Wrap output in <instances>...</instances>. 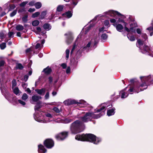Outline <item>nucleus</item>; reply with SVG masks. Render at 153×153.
<instances>
[{"label":"nucleus","mask_w":153,"mask_h":153,"mask_svg":"<svg viewBox=\"0 0 153 153\" xmlns=\"http://www.w3.org/2000/svg\"><path fill=\"white\" fill-rule=\"evenodd\" d=\"M32 69L30 68V70L29 71L27 75H26L24 76H29L31 75L32 73Z\"/></svg>","instance_id":"obj_45"},{"label":"nucleus","mask_w":153,"mask_h":153,"mask_svg":"<svg viewBox=\"0 0 153 153\" xmlns=\"http://www.w3.org/2000/svg\"><path fill=\"white\" fill-rule=\"evenodd\" d=\"M33 28V30H32V31L37 34H39V33H40L41 32L42 30L40 27H37L36 28V29L37 30V31L35 30L34 28Z\"/></svg>","instance_id":"obj_31"},{"label":"nucleus","mask_w":153,"mask_h":153,"mask_svg":"<svg viewBox=\"0 0 153 153\" xmlns=\"http://www.w3.org/2000/svg\"><path fill=\"white\" fill-rule=\"evenodd\" d=\"M28 2L27 1H23L19 4V6L21 7H24Z\"/></svg>","instance_id":"obj_44"},{"label":"nucleus","mask_w":153,"mask_h":153,"mask_svg":"<svg viewBox=\"0 0 153 153\" xmlns=\"http://www.w3.org/2000/svg\"><path fill=\"white\" fill-rule=\"evenodd\" d=\"M117 30L120 32H123V26L121 24H117L116 26Z\"/></svg>","instance_id":"obj_19"},{"label":"nucleus","mask_w":153,"mask_h":153,"mask_svg":"<svg viewBox=\"0 0 153 153\" xmlns=\"http://www.w3.org/2000/svg\"><path fill=\"white\" fill-rule=\"evenodd\" d=\"M140 79L143 83L141 85L140 87H145L143 89H140V91H142L144 89H146L147 85L150 84H153V77H140Z\"/></svg>","instance_id":"obj_3"},{"label":"nucleus","mask_w":153,"mask_h":153,"mask_svg":"<svg viewBox=\"0 0 153 153\" xmlns=\"http://www.w3.org/2000/svg\"><path fill=\"white\" fill-rule=\"evenodd\" d=\"M45 116L47 117V118H49V120H52V121L54 119L53 116L49 113H47L45 114Z\"/></svg>","instance_id":"obj_35"},{"label":"nucleus","mask_w":153,"mask_h":153,"mask_svg":"<svg viewBox=\"0 0 153 153\" xmlns=\"http://www.w3.org/2000/svg\"><path fill=\"white\" fill-rule=\"evenodd\" d=\"M124 22V20L121 19L120 18H119L118 19V20H117V22H118V23H120V22H122V23H123Z\"/></svg>","instance_id":"obj_63"},{"label":"nucleus","mask_w":153,"mask_h":153,"mask_svg":"<svg viewBox=\"0 0 153 153\" xmlns=\"http://www.w3.org/2000/svg\"><path fill=\"white\" fill-rule=\"evenodd\" d=\"M16 85V81L15 79H13L12 81V88L15 87Z\"/></svg>","instance_id":"obj_49"},{"label":"nucleus","mask_w":153,"mask_h":153,"mask_svg":"<svg viewBox=\"0 0 153 153\" xmlns=\"http://www.w3.org/2000/svg\"><path fill=\"white\" fill-rule=\"evenodd\" d=\"M127 37L130 41H133L135 40V38L132 34H127Z\"/></svg>","instance_id":"obj_24"},{"label":"nucleus","mask_w":153,"mask_h":153,"mask_svg":"<svg viewBox=\"0 0 153 153\" xmlns=\"http://www.w3.org/2000/svg\"><path fill=\"white\" fill-rule=\"evenodd\" d=\"M34 117L36 121L39 122L47 123L52 121L49 120V119L47 118L46 116L44 118L42 117V113L40 111H39L37 113L36 112Z\"/></svg>","instance_id":"obj_5"},{"label":"nucleus","mask_w":153,"mask_h":153,"mask_svg":"<svg viewBox=\"0 0 153 153\" xmlns=\"http://www.w3.org/2000/svg\"><path fill=\"white\" fill-rule=\"evenodd\" d=\"M45 90L46 89L45 88H42L40 89H36L35 91L39 94L41 95H43L45 92Z\"/></svg>","instance_id":"obj_17"},{"label":"nucleus","mask_w":153,"mask_h":153,"mask_svg":"<svg viewBox=\"0 0 153 153\" xmlns=\"http://www.w3.org/2000/svg\"><path fill=\"white\" fill-rule=\"evenodd\" d=\"M99 42V41L97 40V39L95 38L94 39V44L93 47H94V48L97 47V44Z\"/></svg>","instance_id":"obj_41"},{"label":"nucleus","mask_w":153,"mask_h":153,"mask_svg":"<svg viewBox=\"0 0 153 153\" xmlns=\"http://www.w3.org/2000/svg\"><path fill=\"white\" fill-rule=\"evenodd\" d=\"M35 1H32L29 2L28 4L29 5L33 6V5L35 6Z\"/></svg>","instance_id":"obj_56"},{"label":"nucleus","mask_w":153,"mask_h":153,"mask_svg":"<svg viewBox=\"0 0 153 153\" xmlns=\"http://www.w3.org/2000/svg\"><path fill=\"white\" fill-rule=\"evenodd\" d=\"M38 152L39 153H45L46 152L47 150L43 146L39 145H38Z\"/></svg>","instance_id":"obj_14"},{"label":"nucleus","mask_w":153,"mask_h":153,"mask_svg":"<svg viewBox=\"0 0 153 153\" xmlns=\"http://www.w3.org/2000/svg\"><path fill=\"white\" fill-rule=\"evenodd\" d=\"M14 34V33L13 32H9L8 33V36L9 37H13V36H12Z\"/></svg>","instance_id":"obj_51"},{"label":"nucleus","mask_w":153,"mask_h":153,"mask_svg":"<svg viewBox=\"0 0 153 153\" xmlns=\"http://www.w3.org/2000/svg\"><path fill=\"white\" fill-rule=\"evenodd\" d=\"M64 8V6L63 5H59L56 8V11L61 12L62 11Z\"/></svg>","instance_id":"obj_29"},{"label":"nucleus","mask_w":153,"mask_h":153,"mask_svg":"<svg viewBox=\"0 0 153 153\" xmlns=\"http://www.w3.org/2000/svg\"><path fill=\"white\" fill-rule=\"evenodd\" d=\"M40 44L39 43H37L35 46V49H37L40 47Z\"/></svg>","instance_id":"obj_62"},{"label":"nucleus","mask_w":153,"mask_h":153,"mask_svg":"<svg viewBox=\"0 0 153 153\" xmlns=\"http://www.w3.org/2000/svg\"><path fill=\"white\" fill-rule=\"evenodd\" d=\"M28 15L26 14L22 18V22L23 23H26L28 21Z\"/></svg>","instance_id":"obj_28"},{"label":"nucleus","mask_w":153,"mask_h":153,"mask_svg":"<svg viewBox=\"0 0 153 153\" xmlns=\"http://www.w3.org/2000/svg\"><path fill=\"white\" fill-rule=\"evenodd\" d=\"M141 50H142L146 52H149V51H150V49L149 47L145 45H144L143 48H141Z\"/></svg>","instance_id":"obj_23"},{"label":"nucleus","mask_w":153,"mask_h":153,"mask_svg":"<svg viewBox=\"0 0 153 153\" xmlns=\"http://www.w3.org/2000/svg\"><path fill=\"white\" fill-rule=\"evenodd\" d=\"M73 15L71 11H68L65 13L62 14V16H65L68 18H70Z\"/></svg>","instance_id":"obj_16"},{"label":"nucleus","mask_w":153,"mask_h":153,"mask_svg":"<svg viewBox=\"0 0 153 153\" xmlns=\"http://www.w3.org/2000/svg\"><path fill=\"white\" fill-rule=\"evenodd\" d=\"M35 6L37 9L40 8L42 6V4L41 2H38L35 4Z\"/></svg>","instance_id":"obj_30"},{"label":"nucleus","mask_w":153,"mask_h":153,"mask_svg":"<svg viewBox=\"0 0 153 153\" xmlns=\"http://www.w3.org/2000/svg\"><path fill=\"white\" fill-rule=\"evenodd\" d=\"M16 7V6L14 4H10L9 5V8L7 12L11 11L13 10Z\"/></svg>","instance_id":"obj_34"},{"label":"nucleus","mask_w":153,"mask_h":153,"mask_svg":"<svg viewBox=\"0 0 153 153\" xmlns=\"http://www.w3.org/2000/svg\"><path fill=\"white\" fill-rule=\"evenodd\" d=\"M43 27L44 29L48 30H50L51 28V26L50 24L48 23L44 24L43 25Z\"/></svg>","instance_id":"obj_20"},{"label":"nucleus","mask_w":153,"mask_h":153,"mask_svg":"<svg viewBox=\"0 0 153 153\" xmlns=\"http://www.w3.org/2000/svg\"><path fill=\"white\" fill-rule=\"evenodd\" d=\"M52 72L53 70L49 66H48L43 69L42 73L45 76H48L50 75Z\"/></svg>","instance_id":"obj_10"},{"label":"nucleus","mask_w":153,"mask_h":153,"mask_svg":"<svg viewBox=\"0 0 153 153\" xmlns=\"http://www.w3.org/2000/svg\"><path fill=\"white\" fill-rule=\"evenodd\" d=\"M67 136L68 132H64L57 135L56 137L58 140H62L66 137Z\"/></svg>","instance_id":"obj_9"},{"label":"nucleus","mask_w":153,"mask_h":153,"mask_svg":"<svg viewBox=\"0 0 153 153\" xmlns=\"http://www.w3.org/2000/svg\"><path fill=\"white\" fill-rule=\"evenodd\" d=\"M28 11L29 12L31 13V12L35 11V9L34 8H30L28 10Z\"/></svg>","instance_id":"obj_59"},{"label":"nucleus","mask_w":153,"mask_h":153,"mask_svg":"<svg viewBox=\"0 0 153 153\" xmlns=\"http://www.w3.org/2000/svg\"><path fill=\"white\" fill-rule=\"evenodd\" d=\"M75 138L78 140L89 141L96 144H98L101 141V139L96 137L94 134H78L76 136Z\"/></svg>","instance_id":"obj_2"},{"label":"nucleus","mask_w":153,"mask_h":153,"mask_svg":"<svg viewBox=\"0 0 153 153\" xmlns=\"http://www.w3.org/2000/svg\"><path fill=\"white\" fill-rule=\"evenodd\" d=\"M65 35L67 36L66 38V42L67 44L68 45L72 42L73 40V36L71 33H65Z\"/></svg>","instance_id":"obj_11"},{"label":"nucleus","mask_w":153,"mask_h":153,"mask_svg":"<svg viewBox=\"0 0 153 153\" xmlns=\"http://www.w3.org/2000/svg\"><path fill=\"white\" fill-rule=\"evenodd\" d=\"M135 90L133 86L131 87L128 86L123 90L121 91L120 92V94L121 95L122 98H124L127 97L129 94H132L134 91Z\"/></svg>","instance_id":"obj_4"},{"label":"nucleus","mask_w":153,"mask_h":153,"mask_svg":"<svg viewBox=\"0 0 153 153\" xmlns=\"http://www.w3.org/2000/svg\"><path fill=\"white\" fill-rule=\"evenodd\" d=\"M109 14L111 16L114 17H115L116 15L119 17H120L121 19H123L126 18V17L117 11L111 10L109 12Z\"/></svg>","instance_id":"obj_7"},{"label":"nucleus","mask_w":153,"mask_h":153,"mask_svg":"<svg viewBox=\"0 0 153 153\" xmlns=\"http://www.w3.org/2000/svg\"><path fill=\"white\" fill-rule=\"evenodd\" d=\"M5 31L3 30L0 32V38L1 40L3 39L6 36V34H5Z\"/></svg>","instance_id":"obj_27"},{"label":"nucleus","mask_w":153,"mask_h":153,"mask_svg":"<svg viewBox=\"0 0 153 153\" xmlns=\"http://www.w3.org/2000/svg\"><path fill=\"white\" fill-rule=\"evenodd\" d=\"M16 30L18 31L22 30L24 29L23 26L21 25H18L16 27Z\"/></svg>","instance_id":"obj_26"},{"label":"nucleus","mask_w":153,"mask_h":153,"mask_svg":"<svg viewBox=\"0 0 153 153\" xmlns=\"http://www.w3.org/2000/svg\"><path fill=\"white\" fill-rule=\"evenodd\" d=\"M25 11V8H20L18 10V13H22L23 12Z\"/></svg>","instance_id":"obj_47"},{"label":"nucleus","mask_w":153,"mask_h":153,"mask_svg":"<svg viewBox=\"0 0 153 153\" xmlns=\"http://www.w3.org/2000/svg\"><path fill=\"white\" fill-rule=\"evenodd\" d=\"M47 14V11H43L41 13L39 19H44L45 16Z\"/></svg>","instance_id":"obj_22"},{"label":"nucleus","mask_w":153,"mask_h":153,"mask_svg":"<svg viewBox=\"0 0 153 153\" xmlns=\"http://www.w3.org/2000/svg\"><path fill=\"white\" fill-rule=\"evenodd\" d=\"M61 66L63 69H65L67 67V65L66 63H63L61 65Z\"/></svg>","instance_id":"obj_57"},{"label":"nucleus","mask_w":153,"mask_h":153,"mask_svg":"<svg viewBox=\"0 0 153 153\" xmlns=\"http://www.w3.org/2000/svg\"><path fill=\"white\" fill-rule=\"evenodd\" d=\"M0 47L1 50L4 49L6 47V43L5 42L2 43L0 44Z\"/></svg>","instance_id":"obj_39"},{"label":"nucleus","mask_w":153,"mask_h":153,"mask_svg":"<svg viewBox=\"0 0 153 153\" xmlns=\"http://www.w3.org/2000/svg\"><path fill=\"white\" fill-rule=\"evenodd\" d=\"M115 109L114 108H113L108 110L107 112V115L108 116H111L114 115L115 113Z\"/></svg>","instance_id":"obj_21"},{"label":"nucleus","mask_w":153,"mask_h":153,"mask_svg":"<svg viewBox=\"0 0 153 153\" xmlns=\"http://www.w3.org/2000/svg\"><path fill=\"white\" fill-rule=\"evenodd\" d=\"M64 103L65 105H68L71 104L79 103L81 104L86 105L87 104L86 102L83 100H80L79 102L74 100L72 99H68L65 101Z\"/></svg>","instance_id":"obj_6"},{"label":"nucleus","mask_w":153,"mask_h":153,"mask_svg":"<svg viewBox=\"0 0 153 153\" xmlns=\"http://www.w3.org/2000/svg\"><path fill=\"white\" fill-rule=\"evenodd\" d=\"M18 101L19 103L21 104L22 105L24 106L26 104V103L25 102L21 100H18Z\"/></svg>","instance_id":"obj_53"},{"label":"nucleus","mask_w":153,"mask_h":153,"mask_svg":"<svg viewBox=\"0 0 153 153\" xmlns=\"http://www.w3.org/2000/svg\"><path fill=\"white\" fill-rule=\"evenodd\" d=\"M1 85L3 84L4 83L5 80H4V77H1V78L0 79Z\"/></svg>","instance_id":"obj_52"},{"label":"nucleus","mask_w":153,"mask_h":153,"mask_svg":"<svg viewBox=\"0 0 153 153\" xmlns=\"http://www.w3.org/2000/svg\"><path fill=\"white\" fill-rule=\"evenodd\" d=\"M17 12V10L16 9L14 10L12 13L10 14V16L11 17H12L15 16Z\"/></svg>","instance_id":"obj_38"},{"label":"nucleus","mask_w":153,"mask_h":153,"mask_svg":"<svg viewBox=\"0 0 153 153\" xmlns=\"http://www.w3.org/2000/svg\"><path fill=\"white\" fill-rule=\"evenodd\" d=\"M32 64V60H30L29 63L27 64V66L28 68H31L30 67Z\"/></svg>","instance_id":"obj_58"},{"label":"nucleus","mask_w":153,"mask_h":153,"mask_svg":"<svg viewBox=\"0 0 153 153\" xmlns=\"http://www.w3.org/2000/svg\"><path fill=\"white\" fill-rule=\"evenodd\" d=\"M28 98V96L26 94H24L22 96V100H26Z\"/></svg>","instance_id":"obj_40"},{"label":"nucleus","mask_w":153,"mask_h":153,"mask_svg":"<svg viewBox=\"0 0 153 153\" xmlns=\"http://www.w3.org/2000/svg\"><path fill=\"white\" fill-rule=\"evenodd\" d=\"M142 37L144 39V41H145L148 39L146 33H143L142 35Z\"/></svg>","instance_id":"obj_48"},{"label":"nucleus","mask_w":153,"mask_h":153,"mask_svg":"<svg viewBox=\"0 0 153 153\" xmlns=\"http://www.w3.org/2000/svg\"><path fill=\"white\" fill-rule=\"evenodd\" d=\"M72 121V120L71 119H67L65 120V122L66 123H68Z\"/></svg>","instance_id":"obj_60"},{"label":"nucleus","mask_w":153,"mask_h":153,"mask_svg":"<svg viewBox=\"0 0 153 153\" xmlns=\"http://www.w3.org/2000/svg\"><path fill=\"white\" fill-rule=\"evenodd\" d=\"M101 38L103 40H106L108 37V35L106 33L103 34L101 36Z\"/></svg>","instance_id":"obj_42"},{"label":"nucleus","mask_w":153,"mask_h":153,"mask_svg":"<svg viewBox=\"0 0 153 153\" xmlns=\"http://www.w3.org/2000/svg\"><path fill=\"white\" fill-rule=\"evenodd\" d=\"M5 97L10 102H11L14 101L15 98L13 97V95L8 92L6 93L5 95Z\"/></svg>","instance_id":"obj_13"},{"label":"nucleus","mask_w":153,"mask_h":153,"mask_svg":"<svg viewBox=\"0 0 153 153\" xmlns=\"http://www.w3.org/2000/svg\"><path fill=\"white\" fill-rule=\"evenodd\" d=\"M42 98L41 96L37 95H34L32 96L30 102L33 104H35V102L38 101L39 99Z\"/></svg>","instance_id":"obj_12"},{"label":"nucleus","mask_w":153,"mask_h":153,"mask_svg":"<svg viewBox=\"0 0 153 153\" xmlns=\"http://www.w3.org/2000/svg\"><path fill=\"white\" fill-rule=\"evenodd\" d=\"M131 21H132V22H133V23H131L130 25V27H134L137 26V24L136 23H135V22H134V21L133 20H131Z\"/></svg>","instance_id":"obj_43"},{"label":"nucleus","mask_w":153,"mask_h":153,"mask_svg":"<svg viewBox=\"0 0 153 153\" xmlns=\"http://www.w3.org/2000/svg\"><path fill=\"white\" fill-rule=\"evenodd\" d=\"M137 42L138 43V45H137V46L140 49H141L142 46L144 44V41H142L140 39L137 40Z\"/></svg>","instance_id":"obj_18"},{"label":"nucleus","mask_w":153,"mask_h":153,"mask_svg":"<svg viewBox=\"0 0 153 153\" xmlns=\"http://www.w3.org/2000/svg\"><path fill=\"white\" fill-rule=\"evenodd\" d=\"M42 107V103L41 102H38L37 103L36 105L35 106V110L36 111L35 113L34 114V116H35V114H36V113H37L39 111H38L39 109L41 108Z\"/></svg>","instance_id":"obj_15"},{"label":"nucleus","mask_w":153,"mask_h":153,"mask_svg":"<svg viewBox=\"0 0 153 153\" xmlns=\"http://www.w3.org/2000/svg\"><path fill=\"white\" fill-rule=\"evenodd\" d=\"M49 93L48 92L46 93L45 96V99H48L49 98Z\"/></svg>","instance_id":"obj_54"},{"label":"nucleus","mask_w":153,"mask_h":153,"mask_svg":"<svg viewBox=\"0 0 153 153\" xmlns=\"http://www.w3.org/2000/svg\"><path fill=\"white\" fill-rule=\"evenodd\" d=\"M152 26H151L148 28L147 29L149 30V31H153V22L152 23Z\"/></svg>","instance_id":"obj_55"},{"label":"nucleus","mask_w":153,"mask_h":153,"mask_svg":"<svg viewBox=\"0 0 153 153\" xmlns=\"http://www.w3.org/2000/svg\"><path fill=\"white\" fill-rule=\"evenodd\" d=\"M124 30L125 31H126L128 33L130 31V28L129 29L128 27H127V26L125 27Z\"/></svg>","instance_id":"obj_61"},{"label":"nucleus","mask_w":153,"mask_h":153,"mask_svg":"<svg viewBox=\"0 0 153 153\" xmlns=\"http://www.w3.org/2000/svg\"><path fill=\"white\" fill-rule=\"evenodd\" d=\"M109 106V104L108 103L102 104L100 108L97 111V112H101L98 114L91 112L86 113L84 116L80 118L79 120L75 121L71 124L70 129L72 133L75 134L82 131L84 129L83 123L90 121L92 119L99 118L105 114L104 111L105 109Z\"/></svg>","instance_id":"obj_1"},{"label":"nucleus","mask_w":153,"mask_h":153,"mask_svg":"<svg viewBox=\"0 0 153 153\" xmlns=\"http://www.w3.org/2000/svg\"><path fill=\"white\" fill-rule=\"evenodd\" d=\"M104 23L105 26H108L109 24V20H106L104 21Z\"/></svg>","instance_id":"obj_50"},{"label":"nucleus","mask_w":153,"mask_h":153,"mask_svg":"<svg viewBox=\"0 0 153 153\" xmlns=\"http://www.w3.org/2000/svg\"><path fill=\"white\" fill-rule=\"evenodd\" d=\"M53 110L55 112L57 113H59L60 112V110L58 108L56 107H55L53 108Z\"/></svg>","instance_id":"obj_46"},{"label":"nucleus","mask_w":153,"mask_h":153,"mask_svg":"<svg viewBox=\"0 0 153 153\" xmlns=\"http://www.w3.org/2000/svg\"><path fill=\"white\" fill-rule=\"evenodd\" d=\"M24 68V66L22 65L21 63H17L16 64V69L22 70Z\"/></svg>","instance_id":"obj_25"},{"label":"nucleus","mask_w":153,"mask_h":153,"mask_svg":"<svg viewBox=\"0 0 153 153\" xmlns=\"http://www.w3.org/2000/svg\"><path fill=\"white\" fill-rule=\"evenodd\" d=\"M5 64V61L4 60L2 59L1 57H0V67L4 66Z\"/></svg>","instance_id":"obj_37"},{"label":"nucleus","mask_w":153,"mask_h":153,"mask_svg":"<svg viewBox=\"0 0 153 153\" xmlns=\"http://www.w3.org/2000/svg\"><path fill=\"white\" fill-rule=\"evenodd\" d=\"M44 144L47 148L51 149L53 146L54 143L52 140L47 139L44 142Z\"/></svg>","instance_id":"obj_8"},{"label":"nucleus","mask_w":153,"mask_h":153,"mask_svg":"<svg viewBox=\"0 0 153 153\" xmlns=\"http://www.w3.org/2000/svg\"><path fill=\"white\" fill-rule=\"evenodd\" d=\"M40 13L39 12H37L32 14V17L33 18L37 17L40 15Z\"/></svg>","instance_id":"obj_36"},{"label":"nucleus","mask_w":153,"mask_h":153,"mask_svg":"<svg viewBox=\"0 0 153 153\" xmlns=\"http://www.w3.org/2000/svg\"><path fill=\"white\" fill-rule=\"evenodd\" d=\"M39 24V21L38 20H35L32 22V25L33 26H36Z\"/></svg>","instance_id":"obj_32"},{"label":"nucleus","mask_w":153,"mask_h":153,"mask_svg":"<svg viewBox=\"0 0 153 153\" xmlns=\"http://www.w3.org/2000/svg\"><path fill=\"white\" fill-rule=\"evenodd\" d=\"M12 89H13V92L16 95H17L19 94V90L18 87H15L13 88H12Z\"/></svg>","instance_id":"obj_33"},{"label":"nucleus","mask_w":153,"mask_h":153,"mask_svg":"<svg viewBox=\"0 0 153 153\" xmlns=\"http://www.w3.org/2000/svg\"><path fill=\"white\" fill-rule=\"evenodd\" d=\"M32 51L31 50L30 48H28L25 51V52L26 53H27L30 52V51Z\"/></svg>","instance_id":"obj_64"}]
</instances>
